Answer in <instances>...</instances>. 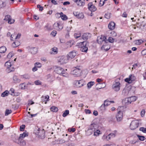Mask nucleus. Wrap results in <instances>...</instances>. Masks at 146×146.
Returning a JSON list of instances; mask_svg holds the SVG:
<instances>
[{"mask_svg": "<svg viewBox=\"0 0 146 146\" xmlns=\"http://www.w3.org/2000/svg\"><path fill=\"white\" fill-rule=\"evenodd\" d=\"M5 66L6 68V71L8 73L14 71L15 68L13 67L9 61L6 62L5 65Z\"/></svg>", "mask_w": 146, "mask_h": 146, "instance_id": "nucleus-1", "label": "nucleus"}, {"mask_svg": "<svg viewBox=\"0 0 146 146\" xmlns=\"http://www.w3.org/2000/svg\"><path fill=\"white\" fill-rule=\"evenodd\" d=\"M58 60V62L63 64L68 62L69 58L67 56H62L59 57Z\"/></svg>", "mask_w": 146, "mask_h": 146, "instance_id": "nucleus-2", "label": "nucleus"}, {"mask_svg": "<svg viewBox=\"0 0 146 146\" xmlns=\"http://www.w3.org/2000/svg\"><path fill=\"white\" fill-rule=\"evenodd\" d=\"M81 72L80 68L75 67L73 70L71 71V74L74 75L75 77H78L81 76Z\"/></svg>", "mask_w": 146, "mask_h": 146, "instance_id": "nucleus-3", "label": "nucleus"}, {"mask_svg": "<svg viewBox=\"0 0 146 146\" xmlns=\"http://www.w3.org/2000/svg\"><path fill=\"white\" fill-rule=\"evenodd\" d=\"M121 86V84L119 82H115L112 86V89L115 91L118 92L120 90Z\"/></svg>", "mask_w": 146, "mask_h": 146, "instance_id": "nucleus-4", "label": "nucleus"}, {"mask_svg": "<svg viewBox=\"0 0 146 146\" xmlns=\"http://www.w3.org/2000/svg\"><path fill=\"white\" fill-rule=\"evenodd\" d=\"M45 132L43 129H40L38 128V129L36 131L35 134L36 135L38 136V137L41 139L44 137Z\"/></svg>", "mask_w": 146, "mask_h": 146, "instance_id": "nucleus-5", "label": "nucleus"}, {"mask_svg": "<svg viewBox=\"0 0 146 146\" xmlns=\"http://www.w3.org/2000/svg\"><path fill=\"white\" fill-rule=\"evenodd\" d=\"M139 125L138 122L136 120L133 121L131 123L130 127L131 129L134 130L137 128Z\"/></svg>", "mask_w": 146, "mask_h": 146, "instance_id": "nucleus-6", "label": "nucleus"}, {"mask_svg": "<svg viewBox=\"0 0 146 146\" xmlns=\"http://www.w3.org/2000/svg\"><path fill=\"white\" fill-rule=\"evenodd\" d=\"M15 142L21 146H25L26 144V141L23 139H15Z\"/></svg>", "mask_w": 146, "mask_h": 146, "instance_id": "nucleus-7", "label": "nucleus"}, {"mask_svg": "<svg viewBox=\"0 0 146 146\" xmlns=\"http://www.w3.org/2000/svg\"><path fill=\"white\" fill-rule=\"evenodd\" d=\"M107 40H106V38L105 36H99L97 38V42L99 44H104Z\"/></svg>", "mask_w": 146, "mask_h": 146, "instance_id": "nucleus-8", "label": "nucleus"}, {"mask_svg": "<svg viewBox=\"0 0 146 146\" xmlns=\"http://www.w3.org/2000/svg\"><path fill=\"white\" fill-rule=\"evenodd\" d=\"M80 44H81V45L82 44L83 45V46H82L81 47L80 50L83 52H86L88 50L87 47L86 46L87 44L86 42L83 41L81 42Z\"/></svg>", "mask_w": 146, "mask_h": 146, "instance_id": "nucleus-9", "label": "nucleus"}, {"mask_svg": "<svg viewBox=\"0 0 146 146\" xmlns=\"http://www.w3.org/2000/svg\"><path fill=\"white\" fill-rule=\"evenodd\" d=\"M75 86L77 88H80L83 86L84 83L82 80L75 81L74 82Z\"/></svg>", "mask_w": 146, "mask_h": 146, "instance_id": "nucleus-10", "label": "nucleus"}, {"mask_svg": "<svg viewBox=\"0 0 146 146\" xmlns=\"http://www.w3.org/2000/svg\"><path fill=\"white\" fill-rule=\"evenodd\" d=\"M123 113L122 111H119L116 116L117 120L118 121H121L123 119Z\"/></svg>", "mask_w": 146, "mask_h": 146, "instance_id": "nucleus-11", "label": "nucleus"}, {"mask_svg": "<svg viewBox=\"0 0 146 146\" xmlns=\"http://www.w3.org/2000/svg\"><path fill=\"white\" fill-rule=\"evenodd\" d=\"M135 77L133 74H131L129 76L128 78H126L125 80V81L128 82L129 83H131L132 81L135 80Z\"/></svg>", "mask_w": 146, "mask_h": 146, "instance_id": "nucleus-12", "label": "nucleus"}, {"mask_svg": "<svg viewBox=\"0 0 146 146\" xmlns=\"http://www.w3.org/2000/svg\"><path fill=\"white\" fill-rule=\"evenodd\" d=\"M107 41L103 44V45L101 47L102 50L108 51L110 48V46L109 44Z\"/></svg>", "mask_w": 146, "mask_h": 146, "instance_id": "nucleus-13", "label": "nucleus"}, {"mask_svg": "<svg viewBox=\"0 0 146 146\" xmlns=\"http://www.w3.org/2000/svg\"><path fill=\"white\" fill-rule=\"evenodd\" d=\"M73 13L74 15L78 19H83L84 17V15L82 13L74 11Z\"/></svg>", "mask_w": 146, "mask_h": 146, "instance_id": "nucleus-14", "label": "nucleus"}, {"mask_svg": "<svg viewBox=\"0 0 146 146\" xmlns=\"http://www.w3.org/2000/svg\"><path fill=\"white\" fill-rule=\"evenodd\" d=\"M54 71L57 73L61 74L62 72H64V70L60 67H56L54 68Z\"/></svg>", "mask_w": 146, "mask_h": 146, "instance_id": "nucleus-15", "label": "nucleus"}, {"mask_svg": "<svg viewBox=\"0 0 146 146\" xmlns=\"http://www.w3.org/2000/svg\"><path fill=\"white\" fill-rule=\"evenodd\" d=\"M88 9L91 11H95L96 10V8L93 4L92 2L88 4Z\"/></svg>", "mask_w": 146, "mask_h": 146, "instance_id": "nucleus-16", "label": "nucleus"}, {"mask_svg": "<svg viewBox=\"0 0 146 146\" xmlns=\"http://www.w3.org/2000/svg\"><path fill=\"white\" fill-rule=\"evenodd\" d=\"M76 55V52L74 50H73L69 53L68 54L67 57L69 58V59L70 58L72 59L74 58Z\"/></svg>", "mask_w": 146, "mask_h": 146, "instance_id": "nucleus-17", "label": "nucleus"}, {"mask_svg": "<svg viewBox=\"0 0 146 146\" xmlns=\"http://www.w3.org/2000/svg\"><path fill=\"white\" fill-rule=\"evenodd\" d=\"M131 88L129 86L125 87L123 90V93L125 95H127L129 93V92Z\"/></svg>", "mask_w": 146, "mask_h": 146, "instance_id": "nucleus-18", "label": "nucleus"}, {"mask_svg": "<svg viewBox=\"0 0 146 146\" xmlns=\"http://www.w3.org/2000/svg\"><path fill=\"white\" fill-rule=\"evenodd\" d=\"M115 24L114 22L111 21L109 24L108 27L110 30H113L115 28Z\"/></svg>", "mask_w": 146, "mask_h": 146, "instance_id": "nucleus-19", "label": "nucleus"}, {"mask_svg": "<svg viewBox=\"0 0 146 146\" xmlns=\"http://www.w3.org/2000/svg\"><path fill=\"white\" fill-rule=\"evenodd\" d=\"M110 102L109 101L105 100L104 102V104L102 105L100 107V108L102 110H105V106H107L110 104Z\"/></svg>", "mask_w": 146, "mask_h": 146, "instance_id": "nucleus-20", "label": "nucleus"}, {"mask_svg": "<svg viewBox=\"0 0 146 146\" xmlns=\"http://www.w3.org/2000/svg\"><path fill=\"white\" fill-rule=\"evenodd\" d=\"M91 36V35L88 33H84L82 36V38L84 40H86L90 38Z\"/></svg>", "mask_w": 146, "mask_h": 146, "instance_id": "nucleus-21", "label": "nucleus"}, {"mask_svg": "<svg viewBox=\"0 0 146 146\" xmlns=\"http://www.w3.org/2000/svg\"><path fill=\"white\" fill-rule=\"evenodd\" d=\"M58 48L56 47H54L51 49L49 53L51 54H55L58 53Z\"/></svg>", "mask_w": 146, "mask_h": 146, "instance_id": "nucleus-22", "label": "nucleus"}, {"mask_svg": "<svg viewBox=\"0 0 146 146\" xmlns=\"http://www.w3.org/2000/svg\"><path fill=\"white\" fill-rule=\"evenodd\" d=\"M115 136V135L114 133H110L109 134L108 136H106L104 135L102 137L103 139H106L107 140H108L111 138V137H114Z\"/></svg>", "mask_w": 146, "mask_h": 146, "instance_id": "nucleus-23", "label": "nucleus"}, {"mask_svg": "<svg viewBox=\"0 0 146 146\" xmlns=\"http://www.w3.org/2000/svg\"><path fill=\"white\" fill-rule=\"evenodd\" d=\"M84 0H77L76 1H74L76 3L77 5L81 6H83L84 5Z\"/></svg>", "mask_w": 146, "mask_h": 146, "instance_id": "nucleus-24", "label": "nucleus"}, {"mask_svg": "<svg viewBox=\"0 0 146 146\" xmlns=\"http://www.w3.org/2000/svg\"><path fill=\"white\" fill-rule=\"evenodd\" d=\"M21 36V34L20 33H18L17 35L16 34L14 33L12 34L11 36V40H13V37L12 36H14L15 37V39H17L19 38Z\"/></svg>", "mask_w": 146, "mask_h": 146, "instance_id": "nucleus-25", "label": "nucleus"}, {"mask_svg": "<svg viewBox=\"0 0 146 146\" xmlns=\"http://www.w3.org/2000/svg\"><path fill=\"white\" fill-rule=\"evenodd\" d=\"M123 104L125 105H128L130 104V100L129 98H126L123 100Z\"/></svg>", "mask_w": 146, "mask_h": 146, "instance_id": "nucleus-26", "label": "nucleus"}, {"mask_svg": "<svg viewBox=\"0 0 146 146\" xmlns=\"http://www.w3.org/2000/svg\"><path fill=\"white\" fill-rule=\"evenodd\" d=\"M96 126V124L93 123L90 125L88 128L94 131H95V127Z\"/></svg>", "mask_w": 146, "mask_h": 146, "instance_id": "nucleus-27", "label": "nucleus"}, {"mask_svg": "<svg viewBox=\"0 0 146 146\" xmlns=\"http://www.w3.org/2000/svg\"><path fill=\"white\" fill-rule=\"evenodd\" d=\"M30 50L31 53L33 54H36L37 51V49L36 47L31 48H30Z\"/></svg>", "mask_w": 146, "mask_h": 146, "instance_id": "nucleus-28", "label": "nucleus"}, {"mask_svg": "<svg viewBox=\"0 0 146 146\" xmlns=\"http://www.w3.org/2000/svg\"><path fill=\"white\" fill-rule=\"evenodd\" d=\"M20 45V42L17 40H16L12 44V46L13 47L15 48L18 46Z\"/></svg>", "mask_w": 146, "mask_h": 146, "instance_id": "nucleus-29", "label": "nucleus"}, {"mask_svg": "<svg viewBox=\"0 0 146 146\" xmlns=\"http://www.w3.org/2000/svg\"><path fill=\"white\" fill-rule=\"evenodd\" d=\"M28 136V134L24 132L23 134H21L20 135V136L19 138L23 139L25 137Z\"/></svg>", "mask_w": 146, "mask_h": 146, "instance_id": "nucleus-30", "label": "nucleus"}, {"mask_svg": "<svg viewBox=\"0 0 146 146\" xmlns=\"http://www.w3.org/2000/svg\"><path fill=\"white\" fill-rule=\"evenodd\" d=\"M94 82H89L87 84V86L88 89H89L94 84Z\"/></svg>", "mask_w": 146, "mask_h": 146, "instance_id": "nucleus-31", "label": "nucleus"}, {"mask_svg": "<svg viewBox=\"0 0 146 146\" xmlns=\"http://www.w3.org/2000/svg\"><path fill=\"white\" fill-rule=\"evenodd\" d=\"M6 48L5 46H2L0 48V53H4L6 51Z\"/></svg>", "mask_w": 146, "mask_h": 146, "instance_id": "nucleus-32", "label": "nucleus"}, {"mask_svg": "<svg viewBox=\"0 0 146 146\" xmlns=\"http://www.w3.org/2000/svg\"><path fill=\"white\" fill-rule=\"evenodd\" d=\"M13 79L15 82L19 83L21 82L20 79L18 78L16 76H14L13 77Z\"/></svg>", "mask_w": 146, "mask_h": 146, "instance_id": "nucleus-33", "label": "nucleus"}, {"mask_svg": "<svg viewBox=\"0 0 146 146\" xmlns=\"http://www.w3.org/2000/svg\"><path fill=\"white\" fill-rule=\"evenodd\" d=\"M93 131L88 128V130L86 131V134L88 136L92 134Z\"/></svg>", "mask_w": 146, "mask_h": 146, "instance_id": "nucleus-34", "label": "nucleus"}, {"mask_svg": "<svg viewBox=\"0 0 146 146\" xmlns=\"http://www.w3.org/2000/svg\"><path fill=\"white\" fill-rule=\"evenodd\" d=\"M135 44L137 45H139L143 42L142 39L136 40L135 41Z\"/></svg>", "mask_w": 146, "mask_h": 146, "instance_id": "nucleus-35", "label": "nucleus"}, {"mask_svg": "<svg viewBox=\"0 0 146 146\" xmlns=\"http://www.w3.org/2000/svg\"><path fill=\"white\" fill-rule=\"evenodd\" d=\"M9 92L8 91L6 90L3 92L1 94V96L3 97H5L9 95Z\"/></svg>", "mask_w": 146, "mask_h": 146, "instance_id": "nucleus-36", "label": "nucleus"}, {"mask_svg": "<svg viewBox=\"0 0 146 146\" xmlns=\"http://www.w3.org/2000/svg\"><path fill=\"white\" fill-rule=\"evenodd\" d=\"M51 111L54 112H56L58 110V108L57 107L55 106H52L50 108Z\"/></svg>", "mask_w": 146, "mask_h": 146, "instance_id": "nucleus-37", "label": "nucleus"}, {"mask_svg": "<svg viewBox=\"0 0 146 146\" xmlns=\"http://www.w3.org/2000/svg\"><path fill=\"white\" fill-rule=\"evenodd\" d=\"M45 28L48 31H50L53 29L52 26L48 25H45Z\"/></svg>", "mask_w": 146, "mask_h": 146, "instance_id": "nucleus-38", "label": "nucleus"}, {"mask_svg": "<svg viewBox=\"0 0 146 146\" xmlns=\"http://www.w3.org/2000/svg\"><path fill=\"white\" fill-rule=\"evenodd\" d=\"M12 112V111L11 110H9V109H7L5 111V115L6 116L8 115L9 114L11 113Z\"/></svg>", "mask_w": 146, "mask_h": 146, "instance_id": "nucleus-39", "label": "nucleus"}, {"mask_svg": "<svg viewBox=\"0 0 146 146\" xmlns=\"http://www.w3.org/2000/svg\"><path fill=\"white\" fill-rule=\"evenodd\" d=\"M69 113V111L68 110H66L63 113L62 116L63 117H65Z\"/></svg>", "mask_w": 146, "mask_h": 146, "instance_id": "nucleus-40", "label": "nucleus"}, {"mask_svg": "<svg viewBox=\"0 0 146 146\" xmlns=\"http://www.w3.org/2000/svg\"><path fill=\"white\" fill-rule=\"evenodd\" d=\"M41 98H43V99L44 100V101L45 102L48 101L49 100V96H42Z\"/></svg>", "mask_w": 146, "mask_h": 146, "instance_id": "nucleus-41", "label": "nucleus"}, {"mask_svg": "<svg viewBox=\"0 0 146 146\" xmlns=\"http://www.w3.org/2000/svg\"><path fill=\"white\" fill-rule=\"evenodd\" d=\"M100 132V131L99 130H97L96 131H94V135L96 136H99V134H101Z\"/></svg>", "mask_w": 146, "mask_h": 146, "instance_id": "nucleus-42", "label": "nucleus"}, {"mask_svg": "<svg viewBox=\"0 0 146 146\" xmlns=\"http://www.w3.org/2000/svg\"><path fill=\"white\" fill-rule=\"evenodd\" d=\"M74 35L75 38H77L81 36V34L80 33H74Z\"/></svg>", "mask_w": 146, "mask_h": 146, "instance_id": "nucleus-43", "label": "nucleus"}, {"mask_svg": "<svg viewBox=\"0 0 146 146\" xmlns=\"http://www.w3.org/2000/svg\"><path fill=\"white\" fill-rule=\"evenodd\" d=\"M74 42L73 40L69 41L67 42V44L69 45L70 47H71L73 44Z\"/></svg>", "mask_w": 146, "mask_h": 146, "instance_id": "nucleus-44", "label": "nucleus"}, {"mask_svg": "<svg viewBox=\"0 0 146 146\" xmlns=\"http://www.w3.org/2000/svg\"><path fill=\"white\" fill-rule=\"evenodd\" d=\"M130 100V102L131 103L132 102L135 101L136 100V98L135 96H132L129 98Z\"/></svg>", "mask_w": 146, "mask_h": 146, "instance_id": "nucleus-45", "label": "nucleus"}, {"mask_svg": "<svg viewBox=\"0 0 146 146\" xmlns=\"http://www.w3.org/2000/svg\"><path fill=\"white\" fill-rule=\"evenodd\" d=\"M6 6V4L5 2L0 1V8H2Z\"/></svg>", "mask_w": 146, "mask_h": 146, "instance_id": "nucleus-46", "label": "nucleus"}, {"mask_svg": "<svg viewBox=\"0 0 146 146\" xmlns=\"http://www.w3.org/2000/svg\"><path fill=\"white\" fill-rule=\"evenodd\" d=\"M21 76L23 77V78L27 79H29L30 78V76L27 74H25L22 76Z\"/></svg>", "mask_w": 146, "mask_h": 146, "instance_id": "nucleus-47", "label": "nucleus"}, {"mask_svg": "<svg viewBox=\"0 0 146 146\" xmlns=\"http://www.w3.org/2000/svg\"><path fill=\"white\" fill-rule=\"evenodd\" d=\"M35 67L37 68H40L42 66L41 64L39 62H36L35 64Z\"/></svg>", "mask_w": 146, "mask_h": 146, "instance_id": "nucleus-48", "label": "nucleus"}, {"mask_svg": "<svg viewBox=\"0 0 146 146\" xmlns=\"http://www.w3.org/2000/svg\"><path fill=\"white\" fill-rule=\"evenodd\" d=\"M59 24L58 23H56L53 25V27L55 29H57L58 27H59Z\"/></svg>", "mask_w": 146, "mask_h": 146, "instance_id": "nucleus-49", "label": "nucleus"}, {"mask_svg": "<svg viewBox=\"0 0 146 146\" xmlns=\"http://www.w3.org/2000/svg\"><path fill=\"white\" fill-rule=\"evenodd\" d=\"M137 137H138L139 139L142 141H143L145 139V137L143 136H140L139 135H137Z\"/></svg>", "mask_w": 146, "mask_h": 146, "instance_id": "nucleus-50", "label": "nucleus"}, {"mask_svg": "<svg viewBox=\"0 0 146 146\" xmlns=\"http://www.w3.org/2000/svg\"><path fill=\"white\" fill-rule=\"evenodd\" d=\"M10 17L11 16L10 15H7L5 16V18L4 19V20L6 21H8V20H9Z\"/></svg>", "mask_w": 146, "mask_h": 146, "instance_id": "nucleus-51", "label": "nucleus"}, {"mask_svg": "<svg viewBox=\"0 0 146 146\" xmlns=\"http://www.w3.org/2000/svg\"><path fill=\"white\" fill-rule=\"evenodd\" d=\"M139 130L144 133H146V128L144 127H141L139 128Z\"/></svg>", "mask_w": 146, "mask_h": 146, "instance_id": "nucleus-52", "label": "nucleus"}, {"mask_svg": "<svg viewBox=\"0 0 146 146\" xmlns=\"http://www.w3.org/2000/svg\"><path fill=\"white\" fill-rule=\"evenodd\" d=\"M15 20L14 19H12L10 17L9 20H8V23L10 24H11L13 23L14 22Z\"/></svg>", "mask_w": 146, "mask_h": 146, "instance_id": "nucleus-53", "label": "nucleus"}, {"mask_svg": "<svg viewBox=\"0 0 146 146\" xmlns=\"http://www.w3.org/2000/svg\"><path fill=\"white\" fill-rule=\"evenodd\" d=\"M110 15L111 14L110 13H107L105 14V17L107 19H110Z\"/></svg>", "mask_w": 146, "mask_h": 146, "instance_id": "nucleus-54", "label": "nucleus"}, {"mask_svg": "<svg viewBox=\"0 0 146 146\" xmlns=\"http://www.w3.org/2000/svg\"><path fill=\"white\" fill-rule=\"evenodd\" d=\"M61 74H62L63 76L66 77H68V74L64 70V72H62V73H61Z\"/></svg>", "mask_w": 146, "mask_h": 146, "instance_id": "nucleus-55", "label": "nucleus"}, {"mask_svg": "<svg viewBox=\"0 0 146 146\" xmlns=\"http://www.w3.org/2000/svg\"><path fill=\"white\" fill-rule=\"evenodd\" d=\"M35 83L36 85H39L41 84V82L39 80H37L35 82Z\"/></svg>", "mask_w": 146, "mask_h": 146, "instance_id": "nucleus-56", "label": "nucleus"}, {"mask_svg": "<svg viewBox=\"0 0 146 146\" xmlns=\"http://www.w3.org/2000/svg\"><path fill=\"white\" fill-rule=\"evenodd\" d=\"M104 0H100L99 5L100 6H102L104 5Z\"/></svg>", "mask_w": 146, "mask_h": 146, "instance_id": "nucleus-57", "label": "nucleus"}, {"mask_svg": "<svg viewBox=\"0 0 146 146\" xmlns=\"http://www.w3.org/2000/svg\"><path fill=\"white\" fill-rule=\"evenodd\" d=\"M20 86L21 87V89H25V83H23L20 84Z\"/></svg>", "mask_w": 146, "mask_h": 146, "instance_id": "nucleus-58", "label": "nucleus"}, {"mask_svg": "<svg viewBox=\"0 0 146 146\" xmlns=\"http://www.w3.org/2000/svg\"><path fill=\"white\" fill-rule=\"evenodd\" d=\"M13 56V54L12 52H10L7 55V57L9 58H11Z\"/></svg>", "mask_w": 146, "mask_h": 146, "instance_id": "nucleus-59", "label": "nucleus"}, {"mask_svg": "<svg viewBox=\"0 0 146 146\" xmlns=\"http://www.w3.org/2000/svg\"><path fill=\"white\" fill-rule=\"evenodd\" d=\"M108 40L109 42L111 43H113L114 42V39L111 37H109Z\"/></svg>", "mask_w": 146, "mask_h": 146, "instance_id": "nucleus-60", "label": "nucleus"}, {"mask_svg": "<svg viewBox=\"0 0 146 146\" xmlns=\"http://www.w3.org/2000/svg\"><path fill=\"white\" fill-rule=\"evenodd\" d=\"M25 126L24 125H21L20 127V130L21 131H23L25 128Z\"/></svg>", "mask_w": 146, "mask_h": 146, "instance_id": "nucleus-61", "label": "nucleus"}, {"mask_svg": "<svg viewBox=\"0 0 146 146\" xmlns=\"http://www.w3.org/2000/svg\"><path fill=\"white\" fill-rule=\"evenodd\" d=\"M61 17L62 20H66L67 19V17L65 15H62Z\"/></svg>", "mask_w": 146, "mask_h": 146, "instance_id": "nucleus-62", "label": "nucleus"}, {"mask_svg": "<svg viewBox=\"0 0 146 146\" xmlns=\"http://www.w3.org/2000/svg\"><path fill=\"white\" fill-rule=\"evenodd\" d=\"M56 34L57 32L55 31H53L51 33V34L54 36H56Z\"/></svg>", "mask_w": 146, "mask_h": 146, "instance_id": "nucleus-63", "label": "nucleus"}, {"mask_svg": "<svg viewBox=\"0 0 146 146\" xmlns=\"http://www.w3.org/2000/svg\"><path fill=\"white\" fill-rule=\"evenodd\" d=\"M63 28V26L62 24H59V27H58L57 30H60L62 29Z\"/></svg>", "mask_w": 146, "mask_h": 146, "instance_id": "nucleus-64", "label": "nucleus"}]
</instances>
